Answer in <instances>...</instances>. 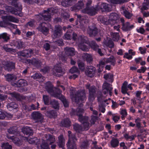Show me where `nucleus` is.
<instances>
[{
	"mask_svg": "<svg viewBox=\"0 0 149 149\" xmlns=\"http://www.w3.org/2000/svg\"><path fill=\"white\" fill-rule=\"evenodd\" d=\"M74 92H72L71 95L74 99V102L77 104L83 103L86 99V94L84 89L78 90L74 94Z\"/></svg>",
	"mask_w": 149,
	"mask_h": 149,
	"instance_id": "f257e3e1",
	"label": "nucleus"
},
{
	"mask_svg": "<svg viewBox=\"0 0 149 149\" xmlns=\"http://www.w3.org/2000/svg\"><path fill=\"white\" fill-rule=\"evenodd\" d=\"M11 0V4L14 6L16 8L11 7H9L8 9L9 10L8 12L15 15H18L20 17L22 16L23 15L21 13L22 10V5L17 3V0Z\"/></svg>",
	"mask_w": 149,
	"mask_h": 149,
	"instance_id": "f03ea898",
	"label": "nucleus"
},
{
	"mask_svg": "<svg viewBox=\"0 0 149 149\" xmlns=\"http://www.w3.org/2000/svg\"><path fill=\"white\" fill-rule=\"evenodd\" d=\"M3 21H0V26L6 28L8 25L9 22L17 23L19 20L11 15H7L2 17Z\"/></svg>",
	"mask_w": 149,
	"mask_h": 149,
	"instance_id": "7ed1b4c3",
	"label": "nucleus"
},
{
	"mask_svg": "<svg viewBox=\"0 0 149 149\" xmlns=\"http://www.w3.org/2000/svg\"><path fill=\"white\" fill-rule=\"evenodd\" d=\"M86 88L88 90L89 95L88 98L89 101H93L94 100L96 93V88L95 86H91L90 84L87 83L85 85Z\"/></svg>",
	"mask_w": 149,
	"mask_h": 149,
	"instance_id": "20e7f679",
	"label": "nucleus"
},
{
	"mask_svg": "<svg viewBox=\"0 0 149 149\" xmlns=\"http://www.w3.org/2000/svg\"><path fill=\"white\" fill-rule=\"evenodd\" d=\"M99 9L97 5L95 7L91 6L86 8L82 10L81 11L84 13L87 14L91 16H93L97 13Z\"/></svg>",
	"mask_w": 149,
	"mask_h": 149,
	"instance_id": "39448f33",
	"label": "nucleus"
},
{
	"mask_svg": "<svg viewBox=\"0 0 149 149\" xmlns=\"http://www.w3.org/2000/svg\"><path fill=\"white\" fill-rule=\"evenodd\" d=\"M34 50L33 49L29 48L19 51L17 52V54L18 56L29 57L33 54Z\"/></svg>",
	"mask_w": 149,
	"mask_h": 149,
	"instance_id": "423d86ee",
	"label": "nucleus"
},
{
	"mask_svg": "<svg viewBox=\"0 0 149 149\" xmlns=\"http://www.w3.org/2000/svg\"><path fill=\"white\" fill-rule=\"evenodd\" d=\"M53 72L54 76L58 77L63 76L64 73V70L62 68L60 64H56L54 66Z\"/></svg>",
	"mask_w": 149,
	"mask_h": 149,
	"instance_id": "0eeeda50",
	"label": "nucleus"
},
{
	"mask_svg": "<svg viewBox=\"0 0 149 149\" xmlns=\"http://www.w3.org/2000/svg\"><path fill=\"white\" fill-rule=\"evenodd\" d=\"M99 31L96 25L93 24L88 26L87 30L88 33L91 37H95L97 35Z\"/></svg>",
	"mask_w": 149,
	"mask_h": 149,
	"instance_id": "6e6552de",
	"label": "nucleus"
},
{
	"mask_svg": "<svg viewBox=\"0 0 149 149\" xmlns=\"http://www.w3.org/2000/svg\"><path fill=\"white\" fill-rule=\"evenodd\" d=\"M62 28L60 25H56L55 26L52 35L53 38H54L61 37L63 34Z\"/></svg>",
	"mask_w": 149,
	"mask_h": 149,
	"instance_id": "1a4fd4ad",
	"label": "nucleus"
},
{
	"mask_svg": "<svg viewBox=\"0 0 149 149\" xmlns=\"http://www.w3.org/2000/svg\"><path fill=\"white\" fill-rule=\"evenodd\" d=\"M89 46L93 50L97 52L101 56L104 55L99 46L95 41H92L89 43Z\"/></svg>",
	"mask_w": 149,
	"mask_h": 149,
	"instance_id": "9d476101",
	"label": "nucleus"
},
{
	"mask_svg": "<svg viewBox=\"0 0 149 149\" xmlns=\"http://www.w3.org/2000/svg\"><path fill=\"white\" fill-rule=\"evenodd\" d=\"M95 71L96 68L95 67L92 66H88L86 67L85 70V72L87 76L92 78L94 76Z\"/></svg>",
	"mask_w": 149,
	"mask_h": 149,
	"instance_id": "9b49d317",
	"label": "nucleus"
},
{
	"mask_svg": "<svg viewBox=\"0 0 149 149\" xmlns=\"http://www.w3.org/2000/svg\"><path fill=\"white\" fill-rule=\"evenodd\" d=\"M113 88L111 87L110 84L107 83H104L102 86V92L104 95H106L109 92V94L110 96L112 95L111 91L113 90Z\"/></svg>",
	"mask_w": 149,
	"mask_h": 149,
	"instance_id": "f8f14e48",
	"label": "nucleus"
},
{
	"mask_svg": "<svg viewBox=\"0 0 149 149\" xmlns=\"http://www.w3.org/2000/svg\"><path fill=\"white\" fill-rule=\"evenodd\" d=\"M53 8H48L47 10H44L42 13L43 19L45 21H49L51 17V13L54 12Z\"/></svg>",
	"mask_w": 149,
	"mask_h": 149,
	"instance_id": "ddd939ff",
	"label": "nucleus"
},
{
	"mask_svg": "<svg viewBox=\"0 0 149 149\" xmlns=\"http://www.w3.org/2000/svg\"><path fill=\"white\" fill-rule=\"evenodd\" d=\"M99 11L100 10L102 12H110L112 10V6L106 3H102L100 5H97Z\"/></svg>",
	"mask_w": 149,
	"mask_h": 149,
	"instance_id": "4468645a",
	"label": "nucleus"
},
{
	"mask_svg": "<svg viewBox=\"0 0 149 149\" xmlns=\"http://www.w3.org/2000/svg\"><path fill=\"white\" fill-rule=\"evenodd\" d=\"M47 24L45 22L40 23L37 29L40 32L45 35H47L49 32V29L47 26Z\"/></svg>",
	"mask_w": 149,
	"mask_h": 149,
	"instance_id": "2eb2a0df",
	"label": "nucleus"
},
{
	"mask_svg": "<svg viewBox=\"0 0 149 149\" xmlns=\"http://www.w3.org/2000/svg\"><path fill=\"white\" fill-rule=\"evenodd\" d=\"M3 64L4 65L6 70L8 71H11L15 68V63L10 61H7Z\"/></svg>",
	"mask_w": 149,
	"mask_h": 149,
	"instance_id": "dca6fc26",
	"label": "nucleus"
},
{
	"mask_svg": "<svg viewBox=\"0 0 149 149\" xmlns=\"http://www.w3.org/2000/svg\"><path fill=\"white\" fill-rule=\"evenodd\" d=\"M26 63L33 65L37 68H40L42 64L40 61L37 60L35 58L31 59H27L26 61Z\"/></svg>",
	"mask_w": 149,
	"mask_h": 149,
	"instance_id": "f3484780",
	"label": "nucleus"
},
{
	"mask_svg": "<svg viewBox=\"0 0 149 149\" xmlns=\"http://www.w3.org/2000/svg\"><path fill=\"white\" fill-rule=\"evenodd\" d=\"M118 16L116 13H112L110 14L109 19L110 24L114 25L117 22Z\"/></svg>",
	"mask_w": 149,
	"mask_h": 149,
	"instance_id": "a211bd4d",
	"label": "nucleus"
},
{
	"mask_svg": "<svg viewBox=\"0 0 149 149\" xmlns=\"http://www.w3.org/2000/svg\"><path fill=\"white\" fill-rule=\"evenodd\" d=\"M71 122L70 120L68 118L63 119L60 123V125L62 127L68 128L71 126Z\"/></svg>",
	"mask_w": 149,
	"mask_h": 149,
	"instance_id": "6ab92c4d",
	"label": "nucleus"
},
{
	"mask_svg": "<svg viewBox=\"0 0 149 149\" xmlns=\"http://www.w3.org/2000/svg\"><path fill=\"white\" fill-rule=\"evenodd\" d=\"M27 82L26 80L21 79L18 80L16 83H13L12 85L15 87H20L27 86Z\"/></svg>",
	"mask_w": 149,
	"mask_h": 149,
	"instance_id": "aec40b11",
	"label": "nucleus"
},
{
	"mask_svg": "<svg viewBox=\"0 0 149 149\" xmlns=\"http://www.w3.org/2000/svg\"><path fill=\"white\" fill-rule=\"evenodd\" d=\"M22 132L24 135L28 136H32L33 133V130L30 127L26 126L23 127L22 129Z\"/></svg>",
	"mask_w": 149,
	"mask_h": 149,
	"instance_id": "412c9836",
	"label": "nucleus"
},
{
	"mask_svg": "<svg viewBox=\"0 0 149 149\" xmlns=\"http://www.w3.org/2000/svg\"><path fill=\"white\" fill-rule=\"evenodd\" d=\"M84 110L82 109L79 108L76 109H74L72 108L70 113V114L71 116L76 115L79 116L80 115L81 113H84Z\"/></svg>",
	"mask_w": 149,
	"mask_h": 149,
	"instance_id": "4be33fe9",
	"label": "nucleus"
},
{
	"mask_svg": "<svg viewBox=\"0 0 149 149\" xmlns=\"http://www.w3.org/2000/svg\"><path fill=\"white\" fill-rule=\"evenodd\" d=\"M122 29L124 31H130L134 27L133 25H130L129 22H126L125 24H122Z\"/></svg>",
	"mask_w": 149,
	"mask_h": 149,
	"instance_id": "5701e85b",
	"label": "nucleus"
},
{
	"mask_svg": "<svg viewBox=\"0 0 149 149\" xmlns=\"http://www.w3.org/2000/svg\"><path fill=\"white\" fill-rule=\"evenodd\" d=\"M46 116L50 118H55L57 117V113L56 111L51 110L47 111L45 113Z\"/></svg>",
	"mask_w": 149,
	"mask_h": 149,
	"instance_id": "b1692460",
	"label": "nucleus"
},
{
	"mask_svg": "<svg viewBox=\"0 0 149 149\" xmlns=\"http://www.w3.org/2000/svg\"><path fill=\"white\" fill-rule=\"evenodd\" d=\"M14 45L18 49H22L25 48V44L24 42L20 40H18L15 41Z\"/></svg>",
	"mask_w": 149,
	"mask_h": 149,
	"instance_id": "393cba45",
	"label": "nucleus"
},
{
	"mask_svg": "<svg viewBox=\"0 0 149 149\" xmlns=\"http://www.w3.org/2000/svg\"><path fill=\"white\" fill-rule=\"evenodd\" d=\"M31 116L33 119L34 120H39L42 117V114L39 111H33L31 114Z\"/></svg>",
	"mask_w": 149,
	"mask_h": 149,
	"instance_id": "a878e982",
	"label": "nucleus"
},
{
	"mask_svg": "<svg viewBox=\"0 0 149 149\" xmlns=\"http://www.w3.org/2000/svg\"><path fill=\"white\" fill-rule=\"evenodd\" d=\"M66 54L69 56H73L75 54L74 49L73 48L66 47L64 49Z\"/></svg>",
	"mask_w": 149,
	"mask_h": 149,
	"instance_id": "bb28decb",
	"label": "nucleus"
},
{
	"mask_svg": "<svg viewBox=\"0 0 149 149\" xmlns=\"http://www.w3.org/2000/svg\"><path fill=\"white\" fill-rule=\"evenodd\" d=\"M84 6V4L83 2L80 1H78L74 6L71 8L72 11H75L82 9Z\"/></svg>",
	"mask_w": 149,
	"mask_h": 149,
	"instance_id": "cd10ccee",
	"label": "nucleus"
},
{
	"mask_svg": "<svg viewBox=\"0 0 149 149\" xmlns=\"http://www.w3.org/2000/svg\"><path fill=\"white\" fill-rule=\"evenodd\" d=\"M98 20L104 24L107 25L110 24L109 19L103 16H101L98 17Z\"/></svg>",
	"mask_w": 149,
	"mask_h": 149,
	"instance_id": "c85d7f7f",
	"label": "nucleus"
},
{
	"mask_svg": "<svg viewBox=\"0 0 149 149\" xmlns=\"http://www.w3.org/2000/svg\"><path fill=\"white\" fill-rule=\"evenodd\" d=\"M45 89L47 92L50 94L53 93V86L51 82L48 81L46 83Z\"/></svg>",
	"mask_w": 149,
	"mask_h": 149,
	"instance_id": "c756f323",
	"label": "nucleus"
},
{
	"mask_svg": "<svg viewBox=\"0 0 149 149\" xmlns=\"http://www.w3.org/2000/svg\"><path fill=\"white\" fill-rule=\"evenodd\" d=\"M58 145L59 148H63L64 145V139L63 135L62 134H61L58 137Z\"/></svg>",
	"mask_w": 149,
	"mask_h": 149,
	"instance_id": "7c9ffc66",
	"label": "nucleus"
},
{
	"mask_svg": "<svg viewBox=\"0 0 149 149\" xmlns=\"http://www.w3.org/2000/svg\"><path fill=\"white\" fill-rule=\"evenodd\" d=\"M2 39L3 42H7L10 39V37L7 33H4L0 34V41Z\"/></svg>",
	"mask_w": 149,
	"mask_h": 149,
	"instance_id": "2f4dec72",
	"label": "nucleus"
},
{
	"mask_svg": "<svg viewBox=\"0 0 149 149\" xmlns=\"http://www.w3.org/2000/svg\"><path fill=\"white\" fill-rule=\"evenodd\" d=\"M50 104L54 109L58 110L59 109V104L58 102L54 100L50 101Z\"/></svg>",
	"mask_w": 149,
	"mask_h": 149,
	"instance_id": "473e14b6",
	"label": "nucleus"
},
{
	"mask_svg": "<svg viewBox=\"0 0 149 149\" xmlns=\"http://www.w3.org/2000/svg\"><path fill=\"white\" fill-rule=\"evenodd\" d=\"M42 98L45 104L48 105L50 104V101L52 100L49 96L46 95H43Z\"/></svg>",
	"mask_w": 149,
	"mask_h": 149,
	"instance_id": "72a5a7b5",
	"label": "nucleus"
},
{
	"mask_svg": "<svg viewBox=\"0 0 149 149\" xmlns=\"http://www.w3.org/2000/svg\"><path fill=\"white\" fill-rule=\"evenodd\" d=\"M78 47L79 49L84 52H87L89 50L88 47L84 43H80L79 44Z\"/></svg>",
	"mask_w": 149,
	"mask_h": 149,
	"instance_id": "f704fd0d",
	"label": "nucleus"
},
{
	"mask_svg": "<svg viewBox=\"0 0 149 149\" xmlns=\"http://www.w3.org/2000/svg\"><path fill=\"white\" fill-rule=\"evenodd\" d=\"M83 113H81L80 115L79 116V121L83 124L88 121V117L83 116Z\"/></svg>",
	"mask_w": 149,
	"mask_h": 149,
	"instance_id": "c9c22d12",
	"label": "nucleus"
},
{
	"mask_svg": "<svg viewBox=\"0 0 149 149\" xmlns=\"http://www.w3.org/2000/svg\"><path fill=\"white\" fill-rule=\"evenodd\" d=\"M77 64L79 69L81 71L83 72L85 69V64L82 61L79 60L77 61Z\"/></svg>",
	"mask_w": 149,
	"mask_h": 149,
	"instance_id": "e433bc0d",
	"label": "nucleus"
},
{
	"mask_svg": "<svg viewBox=\"0 0 149 149\" xmlns=\"http://www.w3.org/2000/svg\"><path fill=\"white\" fill-rule=\"evenodd\" d=\"M105 61L106 63H110L113 66H114L115 65V58L113 56H111L110 57L106 59Z\"/></svg>",
	"mask_w": 149,
	"mask_h": 149,
	"instance_id": "4c0bfd02",
	"label": "nucleus"
},
{
	"mask_svg": "<svg viewBox=\"0 0 149 149\" xmlns=\"http://www.w3.org/2000/svg\"><path fill=\"white\" fill-rule=\"evenodd\" d=\"M83 57L88 63H90L93 60L90 54L87 53H84V54Z\"/></svg>",
	"mask_w": 149,
	"mask_h": 149,
	"instance_id": "58836bf2",
	"label": "nucleus"
},
{
	"mask_svg": "<svg viewBox=\"0 0 149 149\" xmlns=\"http://www.w3.org/2000/svg\"><path fill=\"white\" fill-rule=\"evenodd\" d=\"M111 146L113 148H115L119 145V141L117 138L112 139L110 142Z\"/></svg>",
	"mask_w": 149,
	"mask_h": 149,
	"instance_id": "ea45409f",
	"label": "nucleus"
},
{
	"mask_svg": "<svg viewBox=\"0 0 149 149\" xmlns=\"http://www.w3.org/2000/svg\"><path fill=\"white\" fill-rule=\"evenodd\" d=\"M7 107L9 110L11 111L13 109H16L17 107V105L15 102H12L8 103Z\"/></svg>",
	"mask_w": 149,
	"mask_h": 149,
	"instance_id": "a19ab883",
	"label": "nucleus"
},
{
	"mask_svg": "<svg viewBox=\"0 0 149 149\" xmlns=\"http://www.w3.org/2000/svg\"><path fill=\"white\" fill-rule=\"evenodd\" d=\"M124 7H122L123 10V15L127 18L128 19H130L132 17L133 15L132 13H130L126 9H124Z\"/></svg>",
	"mask_w": 149,
	"mask_h": 149,
	"instance_id": "79ce46f5",
	"label": "nucleus"
},
{
	"mask_svg": "<svg viewBox=\"0 0 149 149\" xmlns=\"http://www.w3.org/2000/svg\"><path fill=\"white\" fill-rule=\"evenodd\" d=\"M111 35L113 40L114 41H118L120 37L118 33L111 32Z\"/></svg>",
	"mask_w": 149,
	"mask_h": 149,
	"instance_id": "37998d69",
	"label": "nucleus"
},
{
	"mask_svg": "<svg viewBox=\"0 0 149 149\" xmlns=\"http://www.w3.org/2000/svg\"><path fill=\"white\" fill-rule=\"evenodd\" d=\"M29 107L27 105H23V107L24 109L28 111H31L32 110L36 109V106L34 104H32Z\"/></svg>",
	"mask_w": 149,
	"mask_h": 149,
	"instance_id": "c03bdc74",
	"label": "nucleus"
},
{
	"mask_svg": "<svg viewBox=\"0 0 149 149\" xmlns=\"http://www.w3.org/2000/svg\"><path fill=\"white\" fill-rule=\"evenodd\" d=\"M59 99L62 102L65 107H67L69 106L68 102L64 96L61 95V96L59 97Z\"/></svg>",
	"mask_w": 149,
	"mask_h": 149,
	"instance_id": "a18cd8bd",
	"label": "nucleus"
},
{
	"mask_svg": "<svg viewBox=\"0 0 149 149\" xmlns=\"http://www.w3.org/2000/svg\"><path fill=\"white\" fill-rule=\"evenodd\" d=\"M55 141V137L51 135H49V137L47 139V142L49 144L51 145Z\"/></svg>",
	"mask_w": 149,
	"mask_h": 149,
	"instance_id": "49530a36",
	"label": "nucleus"
},
{
	"mask_svg": "<svg viewBox=\"0 0 149 149\" xmlns=\"http://www.w3.org/2000/svg\"><path fill=\"white\" fill-rule=\"evenodd\" d=\"M62 91L58 88H56L54 91H53V96L55 97H59V96L61 94Z\"/></svg>",
	"mask_w": 149,
	"mask_h": 149,
	"instance_id": "de8ad7c7",
	"label": "nucleus"
},
{
	"mask_svg": "<svg viewBox=\"0 0 149 149\" xmlns=\"http://www.w3.org/2000/svg\"><path fill=\"white\" fill-rule=\"evenodd\" d=\"M70 72L72 73H76L77 74H79L80 72L78 68L76 66H74L70 70Z\"/></svg>",
	"mask_w": 149,
	"mask_h": 149,
	"instance_id": "09e8293b",
	"label": "nucleus"
},
{
	"mask_svg": "<svg viewBox=\"0 0 149 149\" xmlns=\"http://www.w3.org/2000/svg\"><path fill=\"white\" fill-rule=\"evenodd\" d=\"M73 129L76 132H79L82 129L81 126L77 123H75L73 125Z\"/></svg>",
	"mask_w": 149,
	"mask_h": 149,
	"instance_id": "8fccbe9b",
	"label": "nucleus"
},
{
	"mask_svg": "<svg viewBox=\"0 0 149 149\" xmlns=\"http://www.w3.org/2000/svg\"><path fill=\"white\" fill-rule=\"evenodd\" d=\"M69 138L68 143H75L77 140L75 135L74 134L69 135Z\"/></svg>",
	"mask_w": 149,
	"mask_h": 149,
	"instance_id": "3c124183",
	"label": "nucleus"
},
{
	"mask_svg": "<svg viewBox=\"0 0 149 149\" xmlns=\"http://www.w3.org/2000/svg\"><path fill=\"white\" fill-rule=\"evenodd\" d=\"M125 138L127 140H130V141H132L134 139L135 136L134 135H132L131 136L129 135V134L126 133L124 135Z\"/></svg>",
	"mask_w": 149,
	"mask_h": 149,
	"instance_id": "603ef678",
	"label": "nucleus"
},
{
	"mask_svg": "<svg viewBox=\"0 0 149 149\" xmlns=\"http://www.w3.org/2000/svg\"><path fill=\"white\" fill-rule=\"evenodd\" d=\"M28 141L30 144H36L39 141V140L37 137H34L29 139Z\"/></svg>",
	"mask_w": 149,
	"mask_h": 149,
	"instance_id": "864d4df0",
	"label": "nucleus"
},
{
	"mask_svg": "<svg viewBox=\"0 0 149 149\" xmlns=\"http://www.w3.org/2000/svg\"><path fill=\"white\" fill-rule=\"evenodd\" d=\"M89 144L88 141L86 140L83 141L81 145V147L83 149L87 148L89 146Z\"/></svg>",
	"mask_w": 149,
	"mask_h": 149,
	"instance_id": "5fc2aeb1",
	"label": "nucleus"
},
{
	"mask_svg": "<svg viewBox=\"0 0 149 149\" xmlns=\"http://www.w3.org/2000/svg\"><path fill=\"white\" fill-rule=\"evenodd\" d=\"M49 145L47 142H43L40 145L41 149H50Z\"/></svg>",
	"mask_w": 149,
	"mask_h": 149,
	"instance_id": "6e6d98bb",
	"label": "nucleus"
},
{
	"mask_svg": "<svg viewBox=\"0 0 149 149\" xmlns=\"http://www.w3.org/2000/svg\"><path fill=\"white\" fill-rule=\"evenodd\" d=\"M32 77L34 79L42 78L43 80H44L45 79V78L43 77L40 74L38 73H36L32 76Z\"/></svg>",
	"mask_w": 149,
	"mask_h": 149,
	"instance_id": "4d7b16f0",
	"label": "nucleus"
},
{
	"mask_svg": "<svg viewBox=\"0 0 149 149\" xmlns=\"http://www.w3.org/2000/svg\"><path fill=\"white\" fill-rule=\"evenodd\" d=\"M63 38L65 40H70L72 38V34L70 32H67L63 37Z\"/></svg>",
	"mask_w": 149,
	"mask_h": 149,
	"instance_id": "13d9d810",
	"label": "nucleus"
},
{
	"mask_svg": "<svg viewBox=\"0 0 149 149\" xmlns=\"http://www.w3.org/2000/svg\"><path fill=\"white\" fill-rule=\"evenodd\" d=\"M97 97V100L99 102L101 101L105 98V97L103 95L102 93L101 92H98Z\"/></svg>",
	"mask_w": 149,
	"mask_h": 149,
	"instance_id": "bf43d9fd",
	"label": "nucleus"
},
{
	"mask_svg": "<svg viewBox=\"0 0 149 149\" xmlns=\"http://www.w3.org/2000/svg\"><path fill=\"white\" fill-rule=\"evenodd\" d=\"M67 146L68 149H77L75 143H68Z\"/></svg>",
	"mask_w": 149,
	"mask_h": 149,
	"instance_id": "052dcab7",
	"label": "nucleus"
},
{
	"mask_svg": "<svg viewBox=\"0 0 149 149\" xmlns=\"http://www.w3.org/2000/svg\"><path fill=\"white\" fill-rule=\"evenodd\" d=\"M7 81L10 82L15 79V77L13 74H8L5 76Z\"/></svg>",
	"mask_w": 149,
	"mask_h": 149,
	"instance_id": "680f3d73",
	"label": "nucleus"
},
{
	"mask_svg": "<svg viewBox=\"0 0 149 149\" xmlns=\"http://www.w3.org/2000/svg\"><path fill=\"white\" fill-rule=\"evenodd\" d=\"M110 1L111 3L115 4H120L127 1V0H110Z\"/></svg>",
	"mask_w": 149,
	"mask_h": 149,
	"instance_id": "e2e57ef3",
	"label": "nucleus"
},
{
	"mask_svg": "<svg viewBox=\"0 0 149 149\" xmlns=\"http://www.w3.org/2000/svg\"><path fill=\"white\" fill-rule=\"evenodd\" d=\"M3 48L7 52H14L15 49L12 48H9L7 45H4L3 46Z\"/></svg>",
	"mask_w": 149,
	"mask_h": 149,
	"instance_id": "0e129e2a",
	"label": "nucleus"
},
{
	"mask_svg": "<svg viewBox=\"0 0 149 149\" xmlns=\"http://www.w3.org/2000/svg\"><path fill=\"white\" fill-rule=\"evenodd\" d=\"M2 149H11L12 147L8 143H3L2 144Z\"/></svg>",
	"mask_w": 149,
	"mask_h": 149,
	"instance_id": "69168bd1",
	"label": "nucleus"
},
{
	"mask_svg": "<svg viewBox=\"0 0 149 149\" xmlns=\"http://www.w3.org/2000/svg\"><path fill=\"white\" fill-rule=\"evenodd\" d=\"M61 15L63 18L66 19L69 18L70 17V15L65 11H63Z\"/></svg>",
	"mask_w": 149,
	"mask_h": 149,
	"instance_id": "338daca9",
	"label": "nucleus"
},
{
	"mask_svg": "<svg viewBox=\"0 0 149 149\" xmlns=\"http://www.w3.org/2000/svg\"><path fill=\"white\" fill-rule=\"evenodd\" d=\"M86 37H83L82 36H79L78 40L79 42L82 43H86L87 42V40H86Z\"/></svg>",
	"mask_w": 149,
	"mask_h": 149,
	"instance_id": "774afa93",
	"label": "nucleus"
}]
</instances>
